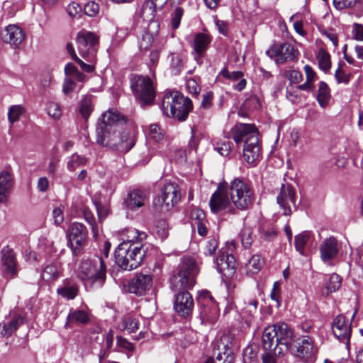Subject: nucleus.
Masks as SVG:
<instances>
[{"label":"nucleus","mask_w":363,"mask_h":363,"mask_svg":"<svg viewBox=\"0 0 363 363\" xmlns=\"http://www.w3.org/2000/svg\"><path fill=\"white\" fill-rule=\"evenodd\" d=\"M293 340V330L284 323L269 325L264 328L262 336V347L264 351L277 350V354H284Z\"/></svg>","instance_id":"nucleus-1"},{"label":"nucleus","mask_w":363,"mask_h":363,"mask_svg":"<svg viewBox=\"0 0 363 363\" xmlns=\"http://www.w3.org/2000/svg\"><path fill=\"white\" fill-rule=\"evenodd\" d=\"M193 108L191 99L179 91L166 93L162 99L161 110L167 117L182 122L186 120Z\"/></svg>","instance_id":"nucleus-2"},{"label":"nucleus","mask_w":363,"mask_h":363,"mask_svg":"<svg viewBox=\"0 0 363 363\" xmlns=\"http://www.w3.org/2000/svg\"><path fill=\"white\" fill-rule=\"evenodd\" d=\"M77 277L84 285L101 287L106 279V265L102 257L82 260L77 268Z\"/></svg>","instance_id":"nucleus-3"},{"label":"nucleus","mask_w":363,"mask_h":363,"mask_svg":"<svg viewBox=\"0 0 363 363\" xmlns=\"http://www.w3.org/2000/svg\"><path fill=\"white\" fill-rule=\"evenodd\" d=\"M145 252L143 245L128 247L126 243H121L115 250L116 262L121 269L131 271L141 264Z\"/></svg>","instance_id":"nucleus-4"},{"label":"nucleus","mask_w":363,"mask_h":363,"mask_svg":"<svg viewBox=\"0 0 363 363\" xmlns=\"http://www.w3.org/2000/svg\"><path fill=\"white\" fill-rule=\"evenodd\" d=\"M196 260L192 257H184L179 271L171 279V289L174 291L191 289L196 283L199 273Z\"/></svg>","instance_id":"nucleus-5"},{"label":"nucleus","mask_w":363,"mask_h":363,"mask_svg":"<svg viewBox=\"0 0 363 363\" xmlns=\"http://www.w3.org/2000/svg\"><path fill=\"white\" fill-rule=\"evenodd\" d=\"M230 200L234 206L240 210L248 209L255 201V194L251 184L240 178L234 179L228 185Z\"/></svg>","instance_id":"nucleus-6"},{"label":"nucleus","mask_w":363,"mask_h":363,"mask_svg":"<svg viewBox=\"0 0 363 363\" xmlns=\"http://www.w3.org/2000/svg\"><path fill=\"white\" fill-rule=\"evenodd\" d=\"M125 117L116 111H108L102 114L101 123L96 128V143L106 147V143L113 139V132L118 123H124Z\"/></svg>","instance_id":"nucleus-7"},{"label":"nucleus","mask_w":363,"mask_h":363,"mask_svg":"<svg viewBox=\"0 0 363 363\" xmlns=\"http://www.w3.org/2000/svg\"><path fill=\"white\" fill-rule=\"evenodd\" d=\"M132 91L140 105L143 107L153 104L155 91L152 81L148 77L135 75L131 79Z\"/></svg>","instance_id":"nucleus-8"},{"label":"nucleus","mask_w":363,"mask_h":363,"mask_svg":"<svg viewBox=\"0 0 363 363\" xmlns=\"http://www.w3.org/2000/svg\"><path fill=\"white\" fill-rule=\"evenodd\" d=\"M181 197L178 186L173 183H168L162 189L161 194L154 200V206L161 213L171 210L179 201Z\"/></svg>","instance_id":"nucleus-9"},{"label":"nucleus","mask_w":363,"mask_h":363,"mask_svg":"<svg viewBox=\"0 0 363 363\" xmlns=\"http://www.w3.org/2000/svg\"><path fill=\"white\" fill-rule=\"evenodd\" d=\"M230 196L228 195V184L226 182L220 183L217 189L211 195L209 206L213 213L225 211L234 214L235 210L231 204Z\"/></svg>","instance_id":"nucleus-10"},{"label":"nucleus","mask_w":363,"mask_h":363,"mask_svg":"<svg viewBox=\"0 0 363 363\" xmlns=\"http://www.w3.org/2000/svg\"><path fill=\"white\" fill-rule=\"evenodd\" d=\"M76 43L80 55L88 62H92L96 56L97 36L91 32L84 30L77 33Z\"/></svg>","instance_id":"nucleus-11"},{"label":"nucleus","mask_w":363,"mask_h":363,"mask_svg":"<svg viewBox=\"0 0 363 363\" xmlns=\"http://www.w3.org/2000/svg\"><path fill=\"white\" fill-rule=\"evenodd\" d=\"M198 303L203 321L214 323L219 316V309L211 293L208 291H201L198 298Z\"/></svg>","instance_id":"nucleus-12"},{"label":"nucleus","mask_w":363,"mask_h":363,"mask_svg":"<svg viewBox=\"0 0 363 363\" xmlns=\"http://www.w3.org/2000/svg\"><path fill=\"white\" fill-rule=\"evenodd\" d=\"M87 235L86 228L82 223H73L67 232L68 245L75 256L78 255L83 248Z\"/></svg>","instance_id":"nucleus-13"},{"label":"nucleus","mask_w":363,"mask_h":363,"mask_svg":"<svg viewBox=\"0 0 363 363\" xmlns=\"http://www.w3.org/2000/svg\"><path fill=\"white\" fill-rule=\"evenodd\" d=\"M266 54L277 63H284L297 58L299 52L293 45L284 43L272 45L267 50Z\"/></svg>","instance_id":"nucleus-14"},{"label":"nucleus","mask_w":363,"mask_h":363,"mask_svg":"<svg viewBox=\"0 0 363 363\" xmlns=\"http://www.w3.org/2000/svg\"><path fill=\"white\" fill-rule=\"evenodd\" d=\"M288 351L299 358L308 359L315 352L313 340L308 335L296 338L293 335V340L289 343Z\"/></svg>","instance_id":"nucleus-15"},{"label":"nucleus","mask_w":363,"mask_h":363,"mask_svg":"<svg viewBox=\"0 0 363 363\" xmlns=\"http://www.w3.org/2000/svg\"><path fill=\"white\" fill-rule=\"evenodd\" d=\"M277 202L283 210L285 216L292 213L293 208L296 209V190L290 184H283L277 196Z\"/></svg>","instance_id":"nucleus-16"},{"label":"nucleus","mask_w":363,"mask_h":363,"mask_svg":"<svg viewBox=\"0 0 363 363\" xmlns=\"http://www.w3.org/2000/svg\"><path fill=\"white\" fill-rule=\"evenodd\" d=\"M112 136L113 139L108 141L106 147L126 152L135 145L134 136L128 131L121 132L118 126L115 127Z\"/></svg>","instance_id":"nucleus-17"},{"label":"nucleus","mask_w":363,"mask_h":363,"mask_svg":"<svg viewBox=\"0 0 363 363\" xmlns=\"http://www.w3.org/2000/svg\"><path fill=\"white\" fill-rule=\"evenodd\" d=\"M194 307V302L191 294L183 290L174 295V309L182 318L191 315Z\"/></svg>","instance_id":"nucleus-18"},{"label":"nucleus","mask_w":363,"mask_h":363,"mask_svg":"<svg viewBox=\"0 0 363 363\" xmlns=\"http://www.w3.org/2000/svg\"><path fill=\"white\" fill-rule=\"evenodd\" d=\"M25 315L18 311H11L9 315L0 323V334L5 337L13 335L25 323Z\"/></svg>","instance_id":"nucleus-19"},{"label":"nucleus","mask_w":363,"mask_h":363,"mask_svg":"<svg viewBox=\"0 0 363 363\" xmlns=\"http://www.w3.org/2000/svg\"><path fill=\"white\" fill-rule=\"evenodd\" d=\"M0 36L4 43L9 44L13 48H18L24 40L26 34L19 26L9 25L1 30Z\"/></svg>","instance_id":"nucleus-20"},{"label":"nucleus","mask_w":363,"mask_h":363,"mask_svg":"<svg viewBox=\"0 0 363 363\" xmlns=\"http://www.w3.org/2000/svg\"><path fill=\"white\" fill-rule=\"evenodd\" d=\"M260 145L258 136H251L245 139L243 148V157L246 162L251 166H256L261 159Z\"/></svg>","instance_id":"nucleus-21"},{"label":"nucleus","mask_w":363,"mask_h":363,"mask_svg":"<svg viewBox=\"0 0 363 363\" xmlns=\"http://www.w3.org/2000/svg\"><path fill=\"white\" fill-rule=\"evenodd\" d=\"M319 250L322 261L330 265L332 261L336 258L339 252L337 239L334 237L325 239L320 245Z\"/></svg>","instance_id":"nucleus-22"},{"label":"nucleus","mask_w":363,"mask_h":363,"mask_svg":"<svg viewBox=\"0 0 363 363\" xmlns=\"http://www.w3.org/2000/svg\"><path fill=\"white\" fill-rule=\"evenodd\" d=\"M152 285V277L150 274H137L130 281L128 290L138 296H143L150 290Z\"/></svg>","instance_id":"nucleus-23"},{"label":"nucleus","mask_w":363,"mask_h":363,"mask_svg":"<svg viewBox=\"0 0 363 363\" xmlns=\"http://www.w3.org/2000/svg\"><path fill=\"white\" fill-rule=\"evenodd\" d=\"M231 133L236 144H240L242 142L245 143V139H249L251 136H258L256 127L254 125L247 123H236L231 128Z\"/></svg>","instance_id":"nucleus-24"},{"label":"nucleus","mask_w":363,"mask_h":363,"mask_svg":"<svg viewBox=\"0 0 363 363\" xmlns=\"http://www.w3.org/2000/svg\"><path fill=\"white\" fill-rule=\"evenodd\" d=\"M332 330L334 335L340 340L348 341L351 336V323H348L343 315H338L333 320Z\"/></svg>","instance_id":"nucleus-25"},{"label":"nucleus","mask_w":363,"mask_h":363,"mask_svg":"<svg viewBox=\"0 0 363 363\" xmlns=\"http://www.w3.org/2000/svg\"><path fill=\"white\" fill-rule=\"evenodd\" d=\"M90 321L89 313L82 309L70 310L67 315L65 328H72L75 325H84Z\"/></svg>","instance_id":"nucleus-26"},{"label":"nucleus","mask_w":363,"mask_h":363,"mask_svg":"<svg viewBox=\"0 0 363 363\" xmlns=\"http://www.w3.org/2000/svg\"><path fill=\"white\" fill-rule=\"evenodd\" d=\"M13 184V178L9 172L2 171L0 172V203H5L8 201Z\"/></svg>","instance_id":"nucleus-27"},{"label":"nucleus","mask_w":363,"mask_h":363,"mask_svg":"<svg viewBox=\"0 0 363 363\" xmlns=\"http://www.w3.org/2000/svg\"><path fill=\"white\" fill-rule=\"evenodd\" d=\"M211 37L203 33H198L195 35L192 47L195 52V59L199 60L204 55L210 43Z\"/></svg>","instance_id":"nucleus-28"},{"label":"nucleus","mask_w":363,"mask_h":363,"mask_svg":"<svg viewBox=\"0 0 363 363\" xmlns=\"http://www.w3.org/2000/svg\"><path fill=\"white\" fill-rule=\"evenodd\" d=\"M160 26L157 22H152L148 24L139 40V48L141 50L148 49L157 36Z\"/></svg>","instance_id":"nucleus-29"},{"label":"nucleus","mask_w":363,"mask_h":363,"mask_svg":"<svg viewBox=\"0 0 363 363\" xmlns=\"http://www.w3.org/2000/svg\"><path fill=\"white\" fill-rule=\"evenodd\" d=\"M122 236L121 243H126L128 247H132L135 245H143L142 242L147 238L146 233L133 228L125 229Z\"/></svg>","instance_id":"nucleus-30"},{"label":"nucleus","mask_w":363,"mask_h":363,"mask_svg":"<svg viewBox=\"0 0 363 363\" xmlns=\"http://www.w3.org/2000/svg\"><path fill=\"white\" fill-rule=\"evenodd\" d=\"M1 253L3 265L6 274L13 277L17 274L16 262L13 250L6 247L1 250Z\"/></svg>","instance_id":"nucleus-31"},{"label":"nucleus","mask_w":363,"mask_h":363,"mask_svg":"<svg viewBox=\"0 0 363 363\" xmlns=\"http://www.w3.org/2000/svg\"><path fill=\"white\" fill-rule=\"evenodd\" d=\"M145 200L144 192L139 189H135L128 194L125 203L128 208L134 210L144 206Z\"/></svg>","instance_id":"nucleus-32"},{"label":"nucleus","mask_w":363,"mask_h":363,"mask_svg":"<svg viewBox=\"0 0 363 363\" xmlns=\"http://www.w3.org/2000/svg\"><path fill=\"white\" fill-rule=\"evenodd\" d=\"M156 1L157 0L145 1L141 9V16L144 20L149 21V23L155 22L154 19L157 13Z\"/></svg>","instance_id":"nucleus-33"},{"label":"nucleus","mask_w":363,"mask_h":363,"mask_svg":"<svg viewBox=\"0 0 363 363\" xmlns=\"http://www.w3.org/2000/svg\"><path fill=\"white\" fill-rule=\"evenodd\" d=\"M94 96L91 95H84L82 96L79 103V113L82 118L87 121L91 113L93 112L94 106L93 104Z\"/></svg>","instance_id":"nucleus-34"},{"label":"nucleus","mask_w":363,"mask_h":363,"mask_svg":"<svg viewBox=\"0 0 363 363\" xmlns=\"http://www.w3.org/2000/svg\"><path fill=\"white\" fill-rule=\"evenodd\" d=\"M240 236L242 245L246 249H248L252 246V244L256 237L254 228L247 223L244 224L243 228L240 233Z\"/></svg>","instance_id":"nucleus-35"},{"label":"nucleus","mask_w":363,"mask_h":363,"mask_svg":"<svg viewBox=\"0 0 363 363\" xmlns=\"http://www.w3.org/2000/svg\"><path fill=\"white\" fill-rule=\"evenodd\" d=\"M168 58L170 59L169 67L173 74L177 75L182 71L184 65V57L178 52H171Z\"/></svg>","instance_id":"nucleus-36"},{"label":"nucleus","mask_w":363,"mask_h":363,"mask_svg":"<svg viewBox=\"0 0 363 363\" xmlns=\"http://www.w3.org/2000/svg\"><path fill=\"white\" fill-rule=\"evenodd\" d=\"M78 291V287L75 284L66 280L63 286L57 289V294L64 298L72 300L77 296Z\"/></svg>","instance_id":"nucleus-37"},{"label":"nucleus","mask_w":363,"mask_h":363,"mask_svg":"<svg viewBox=\"0 0 363 363\" xmlns=\"http://www.w3.org/2000/svg\"><path fill=\"white\" fill-rule=\"evenodd\" d=\"M330 99V91L328 85L324 82L319 83L318 93L316 99L322 108H325L329 103Z\"/></svg>","instance_id":"nucleus-38"},{"label":"nucleus","mask_w":363,"mask_h":363,"mask_svg":"<svg viewBox=\"0 0 363 363\" xmlns=\"http://www.w3.org/2000/svg\"><path fill=\"white\" fill-rule=\"evenodd\" d=\"M316 58L319 68L327 72L331 67L330 55L323 48H320L317 53Z\"/></svg>","instance_id":"nucleus-39"},{"label":"nucleus","mask_w":363,"mask_h":363,"mask_svg":"<svg viewBox=\"0 0 363 363\" xmlns=\"http://www.w3.org/2000/svg\"><path fill=\"white\" fill-rule=\"evenodd\" d=\"M140 320L138 318L127 315L121 320V330H127L129 333H135L139 329Z\"/></svg>","instance_id":"nucleus-40"},{"label":"nucleus","mask_w":363,"mask_h":363,"mask_svg":"<svg viewBox=\"0 0 363 363\" xmlns=\"http://www.w3.org/2000/svg\"><path fill=\"white\" fill-rule=\"evenodd\" d=\"M341 281L342 279L338 274H332L328 281L325 284V289L322 291L323 295L328 296L337 290L340 287Z\"/></svg>","instance_id":"nucleus-41"},{"label":"nucleus","mask_w":363,"mask_h":363,"mask_svg":"<svg viewBox=\"0 0 363 363\" xmlns=\"http://www.w3.org/2000/svg\"><path fill=\"white\" fill-rule=\"evenodd\" d=\"M264 266V259L259 255H253L246 264L248 274H257Z\"/></svg>","instance_id":"nucleus-42"},{"label":"nucleus","mask_w":363,"mask_h":363,"mask_svg":"<svg viewBox=\"0 0 363 363\" xmlns=\"http://www.w3.org/2000/svg\"><path fill=\"white\" fill-rule=\"evenodd\" d=\"M87 159L85 157L81 156L75 153L68 158L67 167L69 171L73 172L77 167L85 165Z\"/></svg>","instance_id":"nucleus-43"},{"label":"nucleus","mask_w":363,"mask_h":363,"mask_svg":"<svg viewBox=\"0 0 363 363\" xmlns=\"http://www.w3.org/2000/svg\"><path fill=\"white\" fill-rule=\"evenodd\" d=\"M310 238V233L304 231L295 236L294 245L296 250L302 255L305 253V246Z\"/></svg>","instance_id":"nucleus-44"},{"label":"nucleus","mask_w":363,"mask_h":363,"mask_svg":"<svg viewBox=\"0 0 363 363\" xmlns=\"http://www.w3.org/2000/svg\"><path fill=\"white\" fill-rule=\"evenodd\" d=\"M225 262H223L220 264V269L219 272L223 274L225 277H230L235 272V259L234 256H229Z\"/></svg>","instance_id":"nucleus-45"},{"label":"nucleus","mask_w":363,"mask_h":363,"mask_svg":"<svg viewBox=\"0 0 363 363\" xmlns=\"http://www.w3.org/2000/svg\"><path fill=\"white\" fill-rule=\"evenodd\" d=\"M258 301L255 298H250L244 301V306L241 308L242 314L249 318L252 317L257 311Z\"/></svg>","instance_id":"nucleus-46"},{"label":"nucleus","mask_w":363,"mask_h":363,"mask_svg":"<svg viewBox=\"0 0 363 363\" xmlns=\"http://www.w3.org/2000/svg\"><path fill=\"white\" fill-rule=\"evenodd\" d=\"M232 143L228 140H218L213 142V148L221 156L227 157L231 151Z\"/></svg>","instance_id":"nucleus-47"},{"label":"nucleus","mask_w":363,"mask_h":363,"mask_svg":"<svg viewBox=\"0 0 363 363\" xmlns=\"http://www.w3.org/2000/svg\"><path fill=\"white\" fill-rule=\"evenodd\" d=\"M41 276L46 281L57 279L59 277V270L57 265L55 264L47 265L43 269Z\"/></svg>","instance_id":"nucleus-48"},{"label":"nucleus","mask_w":363,"mask_h":363,"mask_svg":"<svg viewBox=\"0 0 363 363\" xmlns=\"http://www.w3.org/2000/svg\"><path fill=\"white\" fill-rule=\"evenodd\" d=\"M190 218L193 228H196V225L206 221L204 211L199 208L193 209L191 211Z\"/></svg>","instance_id":"nucleus-49"},{"label":"nucleus","mask_w":363,"mask_h":363,"mask_svg":"<svg viewBox=\"0 0 363 363\" xmlns=\"http://www.w3.org/2000/svg\"><path fill=\"white\" fill-rule=\"evenodd\" d=\"M23 108L20 105H13L9 108L8 119L11 123L18 121L23 113Z\"/></svg>","instance_id":"nucleus-50"},{"label":"nucleus","mask_w":363,"mask_h":363,"mask_svg":"<svg viewBox=\"0 0 363 363\" xmlns=\"http://www.w3.org/2000/svg\"><path fill=\"white\" fill-rule=\"evenodd\" d=\"M155 230L157 235L161 238L164 239L169 235V228L167 221L164 219H160L156 221Z\"/></svg>","instance_id":"nucleus-51"},{"label":"nucleus","mask_w":363,"mask_h":363,"mask_svg":"<svg viewBox=\"0 0 363 363\" xmlns=\"http://www.w3.org/2000/svg\"><path fill=\"white\" fill-rule=\"evenodd\" d=\"M184 12V11L182 7L177 6L171 13V23L172 29L176 30L179 27Z\"/></svg>","instance_id":"nucleus-52"},{"label":"nucleus","mask_w":363,"mask_h":363,"mask_svg":"<svg viewBox=\"0 0 363 363\" xmlns=\"http://www.w3.org/2000/svg\"><path fill=\"white\" fill-rule=\"evenodd\" d=\"M148 135L155 142H160L164 138L162 130L157 124H152L149 126Z\"/></svg>","instance_id":"nucleus-53"},{"label":"nucleus","mask_w":363,"mask_h":363,"mask_svg":"<svg viewBox=\"0 0 363 363\" xmlns=\"http://www.w3.org/2000/svg\"><path fill=\"white\" fill-rule=\"evenodd\" d=\"M218 247V240L215 238H211L206 243L203 249V253L206 255L213 256Z\"/></svg>","instance_id":"nucleus-54"},{"label":"nucleus","mask_w":363,"mask_h":363,"mask_svg":"<svg viewBox=\"0 0 363 363\" xmlns=\"http://www.w3.org/2000/svg\"><path fill=\"white\" fill-rule=\"evenodd\" d=\"M48 114L53 118H59L62 115L60 106L55 102L50 101L47 104Z\"/></svg>","instance_id":"nucleus-55"},{"label":"nucleus","mask_w":363,"mask_h":363,"mask_svg":"<svg viewBox=\"0 0 363 363\" xmlns=\"http://www.w3.org/2000/svg\"><path fill=\"white\" fill-rule=\"evenodd\" d=\"M220 74L232 82H237L244 77V73L241 71L230 72L225 68L220 72Z\"/></svg>","instance_id":"nucleus-56"},{"label":"nucleus","mask_w":363,"mask_h":363,"mask_svg":"<svg viewBox=\"0 0 363 363\" xmlns=\"http://www.w3.org/2000/svg\"><path fill=\"white\" fill-rule=\"evenodd\" d=\"M358 0H333V5L337 10H343L354 7Z\"/></svg>","instance_id":"nucleus-57"},{"label":"nucleus","mask_w":363,"mask_h":363,"mask_svg":"<svg viewBox=\"0 0 363 363\" xmlns=\"http://www.w3.org/2000/svg\"><path fill=\"white\" fill-rule=\"evenodd\" d=\"M84 13L89 16H96L99 11V5L94 1H90L84 6Z\"/></svg>","instance_id":"nucleus-58"},{"label":"nucleus","mask_w":363,"mask_h":363,"mask_svg":"<svg viewBox=\"0 0 363 363\" xmlns=\"http://www.w3.org/2000/svg\"><path fill=\"white\" fill-rule=\"evenodd\" d=\"M350 74L345 73L341 68V65L339 64V67L335 71V77L337 79V83L348 84L350 80Z\"/></svg>","instance_id":"nucleus-59"},{"label":"nucleus","mask_w":363,"mask_h":363,"mask_svg":"<svg viewBox=\"0 0 363 363\" xmlns=\"http://www.w3.org/2000/svg\"><path fill=\"white\" fill-rule=\"evenodd\" d=\"M282 354H277V350L274 349L272 351H264L262 354V363H276L277 357L281 356Z\"/></svg>","instance_id":"nucleus-60"},{"label":"nucleus","mask_w":363,"mask_h":363,"mask_svg":"<svg viewBox=\"0 0 363 363\" xmlns=\"http://www.w3.org/2000/svg\"><path fill=\"white\" fill-rule=\"evenodd\" d=\"M286 96L293 104L298 103L301 100L300 96L298 95V90L293 86L287 87Z\"/></svg>","instance_id":"nucleus-61"},{"label":"nucleus","mask_w":363,"mask_h":363,"mask_svg":"<svg viewBox=\"0 0 363 363\" xmlns=\"http://www.w3.org/2000/svg\"><path fill=\"white\" fill-rule=\"evenodd\" d=\"M116 345L118 348L126 351H133L134 350L133 345L121 336L117 337Z\"/></svg>","instance_id":"nucleus-62"},{"label":"nucleus","mask_w":363,"mask_h":363,"mask_svg":"<svg viewBox=\"0 0 363 363\" xmlns=\"http://www.w3.org/2000/svg\"><path fill=\"white\" fill-rule=\"evenodd\" d=\"M186 88L188 90L189 93L195 96L198 95L201 90L196 81L193 79H189L186 81Z\"/></svg>","instance_id":"nucleus-63"},{"label":"nucleus","mask_w":363,"mask_h":363,"mask_svg":"<svg viewBox=\"0 0 363 363\" xmlns=\"http://www.w3.org/2000/svg\"><path fill=\"white\" fill-rule=\"evenodd\" d=\"M352 34L354 39L363 41V25L354 23L352 26Z\"/></svg>","instance_id":"nucleus-64"}]
</instances>
